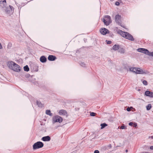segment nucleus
Masks as SVG:
<instances>
[{
	"mask_svg": "<svg viewBox=\"0 0 153 153\" xmlns=\"http://www.w3.org/2000/svg\"><path fill=\"white\" fill-rule=\"evenodd\" d=\"M7 65L9 68L15 71L19 72L20 71L21 68L19 66L13 61L8 62Z\"/></svg>",
	"mask_w": 153,
	"mask_h": 153,
	"instance_id": "f257e3e1",
	"label": "nucleus"
},
{
	"mask_svg": "<svg viewBox=\"0 0 153 153\" xmlns=\"http://www.w3.org/2000/svg\"><path fill=\"white\" fill-rule=\"evenodd\" d=\"M120 33L123 37L131 41H134V39L133 36L128 32L121 30L120 32Z\"/></svg>",
	"mask_w": 153,
	"mask_h": 153,
	"instance_id": "f03ea898",
	"label": "nucleus"
},
{
	"mask_svg": "<svg viewBox=\"0 0 153 153\" xmlns=\"http://www.w3.org/2000/svg\"><path fill=\"white\" fill-rule=\"evenodd\" d=\"M129 71L136 74H144L146 73L142 69L140 68H130L129 69Z\"/></svg>",
	"mask_w": 153,
	"mask_h": 153,
	"instance_id": "7ed1b4c3",
	"label": "nucleus"
},
{
	"mask_svg": "<svg viewBox=\"0 0 153 153\" xmlns=\"http://www.w3.org/2000/svg\"><path fill=\"white\" fill-rule=\"evenodd\" d=\"M43 143L40 141H38L35 143L33 145L34 150L42 148L44 146Z\"/></svg>",
	"mask_w": 153,
	"mask_h": 153,
	"instance_id": "20e7f679",
	"label": "nucleus"
},
{
	"mask_svg": "<svg viewBox=\"0 0 153 153\" xmlns=\"http://www.w3.org/2000/svg\"><path fill=\"white\" fill-rule=\"evenodd\" d=\"M13 7L10 5L9 7H5V11L6 13L8 14H12L13 13Z\"/></svg>",
	"mask_w": 153,
	"mask_h": 153,
	"instance_id": "39448f33",
	"label": "nucleus"
},
{
	"mask_svg": "<svg viewBox=\"0 0 153 153\" xmlns=\"http://www.w3.org/2000/svg\"><path fill=\"white\" fill-rule=\"evenodd\" d=\"M53 120L54 122L61 123L62 121V118L60 116L56 115L53 118Z\"/></svg>",
	"mask_w": 153,
	"mask_h": 153,
	"instance_id": "423d86ee",
	"label": "nucleus"
},
{
	"mask_svg": "<svg viewBox=\"0 0 153 153\" xmlns=\"http://www.w3.org/2000/svg\"><path fill=\"white\" fill-rule=\"evenodd\" d=\"M137 51L146 54H147V53L149 52V51L145 48H139L137 49Z\"/></svg>",
	"mask_w": 153,
	"mask_h": 153,
	"instance_id": "0eeeda50",
	"label": "nucleus"
},
{
	"mask_svg": "<svg viewBox=\"0 0 153 153\" xmlns=\"http://www.w3.org/2000/svg\"><path fill=\"white\" fill-rule=\"evenodd\" d=\"M100 32L102 34L104 35L109 33V31L106 28H103L100 29Z\"/></svg>",
	"mask_w": 153,
	"mask_h": 153,
	"instance_id": "6e6552de",
	"label": "nucleus"
},
{
	"mask_svg": "<svg viewBox=\"0 0 153 153\" xmlns=\"http://www.w3.org/2000/svg\"><path fill=\"white\" fill-rule=\"evenodd\" d=\"M6 4V0H0V8H3Z\"/></svg>",
	"mask_w": 153,
	"mask_h": 153,
	"instance_id": "1a4fd4ad",
	"label": "nucleus"
},
{
	"mask_svg": "<svg viewBox=\"0 0 153 153\" xmlns=\"http://www.w3.org/2000/svg\"><path fill=\"white\" fill-rule=\"evenodd\" d=\"M121 16L119 15H117L115 16V21L117 24H120L121 22Z\"/></svg>",
	"mask_w": 153,
	"mask_h": 153,
	"instance_id": "9d476101",
	"label": "nucleus"
},
{
	"mask_svg": "<svg viewBox=\"0 0 153 153\" xmlns=\"http://www.w3.org/2000/svg\"><path fill=\"white\" fill-rule=\"evenodd\" d=\"M145 95L147 96H149L151 97H153V93L149 91H146L145 93Z\"/></svg>",
	"mask_w": 153,
	"mask_h": 153,
	"instance_id": "9b49d317",
	"label": "nucleus"
},
{
	"mask_svg": "<svg viewBox=\"0 0 153 153\" xmlns=\"http://www.w3.org/2000/svg\"><path fill=\"white\" fill-rule=\"evenodd\" d=\"M42 140L44 141H48L50 140L51 138L48 136H45L42 138Z\"/></svg>",
	"mask_w": 153,
	"mask_h": 153,
	"instance_id": "f8f14e48",
	"label": "nucleus"
},
{
	"mask_svg": "<svg viewBox=\"0 0 153 153\" xmlns=\"http://www.w3.org/2000/svg\"><path fill=\"white\" fill-rule=\"evenodd\" d=\"M56 58L55 56L52 55H50L48 57V60L49 61H53L55 60Z\"/></svg>",
	"mask_w": 153,
	"mask_h": 153,
	"instance_id": "ddd939ff",
	"label": "nucleus"
},
{
	"mask_svg": "<svg viewBox=\"0 0 153 153\" xmlns=\"http://www.w3.org/2000/svg\"><path fill=\"white\" fill-rule=\"evenodd\" d=\"M105 18L106 19V20L107 22H108V23L110 24L111 23V17L108 15H106L104 16Z\"/></svg>",
	"mask_w": 153,
	"mask_h": 153,
	"instance_id": "4468645a",
	"label": "nucleus"
},
{
	"mask_svg": "<svg viewBox=\"0 0 153 153\" xmlns=\"http://www.w3.org/2000/svg\"><path fill=\"white\" fill-rule=\"evenodd\" d=\"M40 60L41 62L44 63L46 61L47 59L44 56H43L40 57Z\"/></svg>",
	"mask_w": 153,
	"mask_h": 153,
	"instance_id": "2eb2a0df",
	"label": "nucleus"
},
{
	"mask_svg": "<svg viewBox=\"0 0 153 153\" xmlns=\"http://www.w3.org/2000/svg\"><path fill=\"white\" fill-rule=\"evenodd\" d=\"M59 114L60 115H65L67 114V112L65 110H61L59 111Z\"/></svg>",
	"mask_w": 153,
	"mask_h": 153,
	"instance_id": "dca6fc26",
	"label": "nucleus"
},
{
	"mask_svg": "<svg viewBox=\"0 0 153 153\" xmlns=\"http://www.w3.org/2000/svg\"><path fill=\"white\" fill-rule=\"evenodd\" d=\"M120 46L119 45H115L112 47L114 51L118 50Z\"/></svg>",
	"mask_w": 153,
	"mask_h": 153,
	"instance_id": "f3484780",
	"label": "nucleus"
},
{
	"mask_svg": "<svg viewBox=\"0 0 153 153\" xmlns=\"http://www.w3.org/2000/svg\"><path fill=\"white\" fill-rule=\"evenodd\" d=\"M118 50L120 53L123 54L125 53V49L121 47H120Z\"/></svg>",
	"mask_w": 153,
	"mask_h": 153,
	"instance_id": "a211bd4d",
	"label": "nucleus"
},
{
	"mask_svg": "<svg viewBox=\"0 0 153 153\" xmlns=\"http://www.w3.org/2000/svg\"><path fill=\"white\" fill-rule=\"evenodd\" d=\"M36 103L37 105H38L39 107H42L43 106V105L42 104V103H41V102L40 101L37 100Z\"/></svg>",
	"mask_w": 153,
	"mask_h": 153,
	"instance_id": "6ab92c4d",
	"label": "nucleus"
},
{
	"mask_svg": "<svg viewBox=\"0 0 153 153\" xmlns=\"http://www.w3.org/2000/svg\"><path fill=\"white\" fill-rule=\"evenodd\" d=\"M46 114L47 115H49V116H52V114L51 113L50 110H47L46 111Z\"/></svg>",
	"mask_w": 153,
	"mask_h": 153,
	"instance_id": "aec40b11",
	"label": "nucleus"
},
{
	"mask_svg": "<svg viewBox=\"0 0 153 153\" xmlns=\"http://www.w3.org/2000/svg\"><path fill=\"white\" fill-rule=\"evenodd\" d=\"M24 69L25 71L27 72L29 70V68L27 65L24 67Z\"/></svg>",
	"mask_w": 153,
	"mask_h": 153,
	"instance_id": "412c9836",
	"label": "nucleus"
},
{
	"mask_svg": "<svg viewBox=\"0 0 153 153\" xmlns=\"http://www.w3.org/2000/svg\"><path fill=\"white\" fill-rule=\"evenodd\" d=\"M152 108V105L151 104H149L146 106V109L147 110H150Z\"/></svg>",
	"mask_w": 153,
	"mask_h": 153,
	"instance_id": "4be33fe9",
	"label": "nucleus"
},
{
	"mask_svg": "<svg viewBox=\"0 0 153 153\" xmlns=\"http://www.w3.org/2000/svg\"><path fill=\"white\" fill-rule=\"evenodd\" d=\"M102 21L105 25L108 26L109 25L108 23V22H107V21H106L105 19H102Z\"/></svg>",
	"mask_w": 153,
	"mask_h": 153,
	"instance_id": "5701e85b",
	"label": "nucleus"
},
{
	"mask_svg": "<svg viewBox=\"0 0 153 153\" xmlns=\"http://www.w3.org/2000/svg\"><path fill=\"white\" fill-rule=\"evenodd\" d=\"M107 125L105 123H103L101 124V129H102L106 126Z\"/></svg>",
	"mask_w": 153,
	"mask_h": 153,
	"instance_id": "b1692460",
	"label": "nucleus"
},
{
	"mask_svg": "<svg viewBox=\"0 0 153 153\" xmlns=\"http://www.w3.org/2000/svg\"><path fill=\"white\" fill-rule=\"evenodd\" d=\"M80 65L82 67H85L86 64L83 62H80L79 63Z\"/></svg>",
	"mask_w": 153,
	"mask_h": 153,
	"instance_id": "393cba45",
	"label": "nucleus"
},
{
	"mask_svg": "<svg viewBox=\"0 0 153 153\" xmlns=\"http://www.w3.org/2000/svg\"><path fill=\"white\" fill-rule=\"evenodd\" d=\"M146 55L153 56V52H150L149 51V52L147 53Z\"/></svg>",
	"mask_w": 153,
	"mask_h": 153,
	"instance_id": "a878e982",
	"label": "nucleus"
},
{
	"mask_svg": "<svg viewBox=\"0 0 153 153\" xmlns=\"http://www.w3.org/2000/svg\"><path fill=\"white\" fill-rule=\"evenodd\" d=\"M12 44L10 43H9L7 45V47L8 48H10L12 46Z\"/></svg>",
	"mask_w": 153,
	"mask_h": 153,
	"instance_id": "bb28decb",
	"label": "nucleus"
},
{
	"mask_svg": "<svg viewBox=\"0 0 153 153\" xmlns=\"http://www.w3.org/2000/svg\"><path fill=\"white\" fill-rule=\"evenodd\" d=\"M106 42L108 44H111L112 42L110 40L108 41V40H106Z\"/></svg>",
	"mask_w": 153,
	"mask_h": 153,
	"instance_id": "cd10ccee",
	"label": "nucleus"
},
{
	"mask_svg": "<svg viewBox=\"0 0 153 153\" xmlns=\"http://www.w3.org/2000/svg\"><path fill=\"white\" fill-rule=\"evenodd\" d=\"M96 113L94 112H91L90 113V115L92 116H94L95 115Z\"/></svg>",
	"mask_w": 153,
	"mask_h": 153,
	"instance_id": "c85d7f7f",
	"label": "nucleus"
},
{
	"mask_svg": "<svg viewBox=\"0 0 153 153\" xmlns=\"http://www.w3.org/2000/svg\"><path fill=\"white\" fill-rule=\"evenodd\" d=\"M143 83L145 85H147V82L146 80H144L143 81Z\"/></svg>",
	"mask_w": 153,
	"mask_h": 153,
	"instance_id": "c756f323",
	"label": "nucleus"
},
{
	"mask_svg": "<svg viewBox=\"0 0 153 153\" xmlns=\"http://www.w3.org/2000/svg\"><path fill=\"white\" fill-rule=\"evenodd\" d=\"M118 25H120L122 27L124 28V25L123 24H122L121 22H120V24H117Z\"/></svg>",
	"mask_w": 153,
	"mask_h": 153,
	"instance_id": "7c9ffc66",
	"label": "nucleus"
},
{
	"mask_svg": "<svg viewBox=\"0 0 153 153\" xmlns=\"http://www.w3.org/2000/svg\"><path fill=\"white\" fill-rule=\"evenodd\" d=\"M126 128V127L125 126L123 125L121 126V127H120V128L123 129H125Z\"/></svg>",
	"mask_w": 153,
	"mask_h": 153,
	"instance_id": "2f4dec72",
	"label": "nucleus"
},
{
	"mask_svg": "<svg viewBox=\"0 0 153 153\" xmlns=\"http://www.w3.org/2000/svg\"><path fill=\"white\" fill-rule=\"evenodd\" d=\"M133 125L135 127H136L137 126V123H134Z\"/></svg>",
	"mask_w": 153,
	"mask_h": 153,
	"instance_id": "473e14b6",
	"label": "nucleus"
},
{
	"mask_svg": "<svg viewBox=\"0 0 153 153\" xmlns=\"http://www.w3.org/2000/svg\"><path fill=\"white\" fill-rule=\"evenodd\" d=\"M134 123L133 122H130L129 123V125L130 126H132L133 125Z\"/></svg>",
	"mask_w": 153,
	"mask_h": 153,
	"instance_id": "72a5a7b5",
	"label": "nucleus"
},
{
	"mask_svg": "<svg viewBox=\"0 0 153 153\" xmlns=\"http://www.w3.org/2000/svg\"><path fill=\"white\" fill-rule=\"evenodd\" d=\"M116 5L119 6L120 5V3L118 1H116L115 3Z\"/></svg>",
	"mask_w": 153,
	"mask_h": 153,
	"instance_id": "f704fd0d",
	"label": "nucleus"
},
{
	"mask_svg": "<svg viewBox=\"0 0 153 153\" xmlns=\"http://www.w3.org/2000/svg\"><path fill=\"white\" fill-rule=\"evenodd\" d=\"M99 152L98 150H96L94 152V153H99Z\"/></svg>",
	"mask_w": 153,
	"mask_h": 153,
	"instance_id": "c9c22d12",
	"label": "nucleus"
},
{
	"mask_svg": "<svg viewBox=\"0 0 153 153\" xmlns=\"http://www.w3.org/2000/svg\"><path fill=\"white\" fill-rule=\"evenodd\" d=\"M126 110L128 111H130V109L129 108H127Z\"/></svg>",
	"mask_w": 153,
	"mask_h": 153,
	"instance_id": "e433bc0d",
	"label": "nucleus"
},
{
	"mask_svg": "<svg viewBox=\"0 0 153 153\" xmlns=\"http://www.w3.org/2000/svg\"><path fill=\"white\" fill-rule=\"evenodd\" d=\"M150 148L151 150H153V146H151Z\"/></svg>",
	"mask_w": 153,
	"mask_h": 153,
	"instance_id": "4c0bfd02",
	"label": "nucleus"
},
{
	"mask_svg": "<svg viewBox=\"0 0 153 153\" xmlns=\"http://www.w3.org/2000/svg\"><path fill=\"white\" fill-rule=\"evenodd\" d=\"M108 147L109 148H111V144H109L108 145Z\"/></svg>",
	"mask_w": 153,
	"mask_h": 153,
	"instance_id": "58836bf2",
	"label": "nucleus"
},
{
	"mask_svg": "<svg viewBox=\"0 0 153 153\" xmlns=\"http://www.w3.org/2000/svg\"><path fill=\"white\" fill-rule=\"evenodd\" d=\"M142 153H149V152H142Z\"/></svg>",
	"mask_w": 153,
	"mask_h": 153,
	"instance_id": "ea45409f",
	"label": "nucleus"
},
{
	"mask_svg": "<svg viewBox=\"0 0 153 153\" xmlns=\"http://www.w3.org/2000/svg\"><path fill=\"white\" fill-rule=\"evenodd\" d=\"M128 150H127H127H126V152H128Z\"/></svg>",
	"mask_w": 153,
	"mask_h": 153,
	"instance_id": "a19ab883",
	"label": "nucleus"
},
{
	"mask_svg": "<svg viewBox=\"0 0 153 153\" xmlns=\"http://www.w3.org/2000/svg\"><path fill=\"white\" fill-rule=\"evenodd\" d=\"M151 138L153 139V136L151 137Z\"/></svg>",
	"mask_w": 153,
	"mask_h": 153,
	"instance_id": "79ce46f5",
	"label": "nucleus"
}]
</instances>
